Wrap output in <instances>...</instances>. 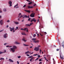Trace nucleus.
Listing matches in <instances>:
<instances>
[{
  "mask_svg": "<svg viewBox=\"0 0 64 64\" xmlns=\"http://www.w3.org/2000/svg\"><path fill=\"white\" fill-rule=\"evenodd\" d=\"M17 48L15 46H13V48H10V49L12 51V52H14L15 51L16 49H17Z\"/></svg>",
  "mask_w": 64,
  "mask_h": 64,
  "instance_id": "f257e3e1",
  "label": "nucleus"
},
{
  "mask_svg": "<svg viewBox=\"0 0 64 64\" xmlns=\"http://www.w3.org/2000/svg\"><path fill=\"white\" fill-rule=\"evenodd\" d=\"M10 31L11 32H12V31L13 30V32H15V30H14V28L13 27L12 28H11V27H10Z\"/></svg>",
  "mask_w": 64,
  "mask_h": 64,
  "instance_id": "f03ea898",
  "label": "nucleus"
},
{
  "mask_svg": "<svg viewBox=\"0 0 64 64\" xmlns=\"http://www.w3.org/2000/svg\"><path fill=\"white\" fill-rule=\"evenodd\" d=\"M34 50H35V51H38L39 50V47H36L34 49Z\"/></svg>",
  "mask_w": 64,
  "mask_h": 64,
  "instance_id": "7ed1b4c3",
  "label": "nucleus"
},
{
  "mask_svg": "<svg viewBox=\"0 0 64 64\" xmlns=\"http://www.w3.org/2000/svg\"><path fill=\"white\" fill-rule=\"evenodd\" d=\"M35 14H34V13H32L30 15V16L31 17H34L35 16L34 15Z\"/></svg>",
  "mask_w": 64,
  "mask_h": 64,
  "instance_id": "20e7f679",
  "label": "nucleus"
},
{
  "mask_svg": "<svg viewBox=\"0 0 64 64\" xmlns=\"http://www.w3.org/2000/svg\"><path fill=\"white\" fill-rule=\"evenodd\" d=\"M28 18V16H26V15H25L24 14L23 15V18L24 19L25 18Z\"/></svg>",
  "mask_w": 64,
  "mask_h": 64,
  "instance_id": "39448f33",
  "label": "nucleus"
},
{
  "mask_svg": "<svg viewBox=\"0 0 64 64\" xmlns=\"http://www.w3.org/2000/svg\"><path fill=\"white\" fill-rule=\"evenodd\" d=\"M0 24L2 25L3 24V20H1L0 21Z\"/></svg>",
  "mask_w": 64,
  "mask_h": 64,
  "instance_id": "423d86ee",
  "label": "nucleus"
},
{
  "mask_svg": "<svg viewBox=\"0 0 64 64\" xmlns=\"http://www.w3.org/2000/svg\"><path fill=\"white\" fill-rule=\"evenodd\" d=\"M28 9H30V8L31 9V8H33V6H28Z\"/></svg>",
  "mask_w": 64,
  "mask_h": 64,
  "instance_id": "0eeeda50",
  "label": "nucleus"
},
{
  "mask_svg": "<svg viewBox=\"0 0 64 64\" xmlns=\"http://www.w3.org/2000/svg\"><path fill=\"white\" fill-rule=\"evenodd\" d=\"M7 33H6L5 34H4V38H7Z\"/></svg>",
  "mask_w": 64,
  "mask_h": 64,
  "instance_id": "6e6552de",
  "label": "nucleus"
},
{
  "mask_svg": "<svg viewBox=\"0 0 64 64\" xmlns=\"http://www.w3.org/2000/svg\"><path fill=\"white\" fill-rule=\"evenodd\" d=\"M34 43H38V42H39V41L38 40H36L34 41Z\"/></svg>",
  "mask_w": 64,
  "mask_h": 64,
  "instance_id": "1a4fd4ad",
  "label": "nucleus"
},
{
  "mask_svg": "<svg viewBox=\"0 0 64 64\" xmlns=\"http://www.w3.org/2000/svg\"><path fill=\"white\" fill-rule=\"evenodd\" d=\"M14 43L15 44H20V43L19 42H18L17 41L16 42H15Z\"/></svg>",
  "mask_w": 64,
  "mask_h": 64,
  "instance_id": "9d476101",
  "label": "nucleus"
},
{
  "mask_svg": "<svg viewBox=\"0 0 64 64\" xmlns=\"http://www.w3.org/2000/svg\"><path fill=\"white\" fill-rule=\"evenodd\" d=\"M40 35H41V36H44V33H40Z\"/></svg>",
  "mask_w": 64,
  "mask_h": 64,
  "instance_id": "9b49d317",
  "label": "nucleus"
},
{
  "mask_svg": "<svg viewBox=\"0 0 64 64\" xmlns=\"http://www.w3.org/2000/svg\"><path fill=\"white\" fill-rule=\"evenodd\" d=\"M24 11H26V12H27L29 13H30V12H31V11L30 10H24Z\"/></svg>",
  "mask_w": 64,
  "mask_h": 64,
  "instance_id": "f8f14e48",
  "label": "nucleus"
},
{
  "mask_svg": "<svg viewBox=\"0 0 64 64\" xmlns=\"http://www.w3.org/2000/svg\"><path fill=\"white\" fill-rule=\"evenodd\" d=\"M34 57H33L32 58H31L30 59V62H33V61H32V60L33 59H34Z\"/></svg>",
  "mask_w": 64,
  "mask_h": 64,
  "instance_id": "ddd939ff",
  "label": "nucleus"
},
{
  "mask_svg": "<svg viewBox=\"0 0 64 64\" xmlns=\"http://www.w3.org/2000/svg\"><path fill=\"white\" fill-rule=\"evenodd\" d=\"M21 34L22 35H26V34H25V32H22Z\"/></svg>",
  "mask_w": 64,
  "mask_h": 64,
  "instance_id": "4468645a",
  "label": "nucleus"
},
{
  "mask_svg": "<svg viewBox=\"0 0 64 64\" xmlns=\"http://www.w3.org/2000/svg\"><path fill=\"white\" fill-rule=\"evenodd\" d=\"M32 20H33V21H34V22H36V20H35V18L31 19Z\"/></svg>",
  "mask_w": 64,
  "mask_h": 64,
  "instance_id": "2eb2a0df",
  "label": "nucleus"
},
{
  "mask_svg": "<svg viewBox=\"0 0 64 64\" xmlns=\"http://www.w3.org/2000/svg\"><path fill=\"white\" fill-rule=\"evenodd\" d=\"M24 29L25 30H26V32H28V28H24Z\"/></svg>",
  "mask_w": 64,
  "mask_h": 64,
  "instance_id": "dca6fc26",
  "label": "nucleus"
},
{
  "mask_svg": "<svg viewBox=\"0 0 64 64\" xmlns=\"http://www.w3.org/2000/svg\"><path fill=\"white\" fill-rule=\"evenodd\" d=\"M60 54V57L61 59H63L64 58H63V57H61V54Z\"/></svg>",
  "mask_w": 64,
  "mask_h": 64,
  "instance_id": "f3484780",
  "label": "nucleus"
},
{
  "mask_svg": "<svg viewBox=\"0 0 64 64\" xmlns=\"http://www.w3.org/2000/svg\"><path fill=\"white\" fill-rule=\"evenodd\" d=\"M22 40L23 41H24V42H26V40H25V38L24 37L22 39Z\"/></svg>",
  "mask_w": 64,
  "mask_h": 64,
  "instance_id": "a211bd4d",
  "label": "nucleus"
},
{
  "mask_svg": "<svg viewBox=\"0 0 64 64\" xmlns=\"http://www.w3.org/2000/svg\"><path fill=\"white\" fill-rule=\"evenodd\" d=\"M9 61H10V62H13V60H12L11 59H9Z\"/></svg>",
  "mask_w": 64,
  "mask_h": 64,
  "instance_id": "6ab92c4d",
  "label": "nucleus"
},
{
  "mask_svg": "<svg viewBox=\"0 0 64 64\" xmlns=\"http://www.w3.org/2000/svg\"><path fill=\"white\" fill-rule=\"evenodd\" d=\"M32 41H36V40H36V38H32Z\"/></svg>",
  "mask_w": 64,
  "mask_h": 64,
  "instance_id": "aec40b11",
  "label": "nucleus"
},
{
  "mask_svg": "<svg viewBox=\"0 0 64 64\" xmlns=\"http://www.w3.org/2000/svg\"><path fill=\"white\" fill-rule=\"evenodd\" d=\"M9 4H12V2L11 1H10L8 2Z\"/></svg>",
  "mask_w": 64,
  "mask_h": 64,
  "instance_id": "412c9836",
  "label": "nucleus"
},
{
  "mask_svg": "<svg viewBox=\"0 0 64 64\" xmlns=\"http://www.w3.org/2000/svg\"><path fill=\"white\" fill-rule=\"evenodd\" d=\"M26 26H30V25L28 24H26Z\"/></svg>",
  "mask_w": 64,
  "mask_h": 64,
  "instance_id": "4be33fe9",
  "label": "nucleus"
},
{
  "mask_svg": "<svg viewBox=\"0 0 64 64\" xmlns=\"http://www.w3.org/2000/svg\"><path fill=\"white\" fill-rule=\"evenodd\" d=\"M33 2H28V5H31L32 4Z\"/></svg>",
  "mask_w": 64,
  "mask_h": 64,
  "instance_id": "5701e85b",
  "label": "nucleus"
},
{
  "mask_svg": "<svg viewBox=\"0 0 64 64\" xmlns=\"http://www.w3.org/2000/svg\"><path fill=\"white\" fill-rule=\"evenodd\" d=\"M15 23L16 24H19V22H15Z\"/></svg>",
  "mask_w": 64,
  "mask_h": 64,
  "instance_id": "b1692460",
  "label": "nucleus"
},
{
  "mask_svg": "<svg viewBox=\"0 0 64 64\" xmlns=\"http://www.w3.org/2000/svg\"><path fill=\"white\" fill-rule=\"evenodd\" d=\"M23 45L24 46H29V45H27L25 44H23Z\"/></svg>",
  "mask_w": 64,
  "mask_h": 64,
  "instance_id": "393cba45",
  "label": "nucleus"
},
{
  "mask_svg": "<svg viewBox=\"0 0 64 64\" xmlns=\"http://www.w3.org/2000/svg\"><path fill=\"white\" fill-rule=\"evenodd\" d=\"M28 52H29V51H28V52H25V54H28Z\"/></svg>",
  "mask_w": 64,
  "mask_h": 64,
  "instance_id": "a878e982",
  "label": "nucleus"
},
{
  "mask_svg": "<svg viewBox=\"0 0 64 64\" xmlns=\"http://www.w3.org/2000/svg\"><path fill=\"white\" fill-rule=\"evenodd\" d=\"M4 11L6 12V8H4Z\"/></svg>",
  "mask_w": 64,
  "mask_h": 64,
  "instance_id": "bb28decb",
  "label": "nucleus"
},
{
  "mask_svg": "<svg viewBox=\"0 0 64 64\" xmlns=\"http://www.w3.org/2000/svg\"><path fill=\"white\" fill-rule=\"evenodd\" d=\"M4 60V58H1L0 60Z\"/></svg>",
  "mask_w": 64,
  "mask_h": 64,
  "instance_id": "cd10ccee",
  "label": "nucleus"
},
{
  "mask_svg": "<svg viewBox=\"0 0 64 64\" xmlns=\"http://www.w3.org/2000/svg\"><path fill=\"white\" fill-rule=\"evenodd\" d=\"M33 56H30L28 57V58H33Z\"/></svg>",
  "mask_w": 64,
  "mask_h": 64,
  "instance_id": "c85d7f7f",
  "label": "nucleus"
},
{
  "mask_svg": "<svg viewBox=\"0 0 64 64\" xmlns=\"http://www.w3.org/2000/svg\"><path fill=\"white\" fill-rule=\"evenodd\" d=\"M44 35H46V34H47V32H44Z\"/></svg>",
  "mask_w": 64,
  "mask_h": 64,
  "instance_id": "c756f323",
  "label": "nucleus"
},
{
  "mask_svg": "<svg viewBox=\"0 0 64 64\" xmlns=\"http://www.w3.org/2000/svg\"><path fill=\"white\" fill-rule=\"evenodd\" d=\"M2 53H4V52H2L0 51V54H1Z\"/></svg>",
  "mask_w": 64,
  "mask_h": 64,
  "instance_id": "7c9ffc66",
  "label": "nucleus"
},
{
  "mask_svg": "<svg viewBox=\"0 0 64 64\" xmlns=\"http://www.w3.org/2000/svg\"><path fill=\"white\" fill-rule=\"evenodd\" d=\"M18 6V4H17L16 5H15V6H14V8H15V7H16V6Z\"/></svg>",
  "mask_w": 64,
  "mask_h": 64,
  "instance_id": "2f4dec72",
  "label": "nucleus"
},
{
  "mask_svg": "<svg viewBox=\"0 0 64 64\" xmlns=\"http://www.w3.org/2000/svg\"><path fill=\"white\" fill-rule=\"evenodd\" d=\"M33 24V22L30 23V25H32V24Z\"/></svg>",
  "mask_w": 64,
  "mask_h": 64,
  "instance_id": "473e14b6",
  "label": "nucleus"
},
{
  "mask_svg": "<svg viewBox=\"0 0 64 64\" xmlns=\"http://www.w3.org/2000/svg\"><path fill=\"white\" fill-rule=\"evenodd\" d=\"M30 19H31V18H29V19H28V21H30Z\"/></svg>",
  "mask_w": 64,
  "mask_h": 64,
  "instance_id": "72a5a7b5",
  "label": "nucleus"
},
{
  "mask_svg": "<svg viewBox=\"0 0 64 64\" xmlns=\"http://www.w3.org/2000/svg\"><path fill=\"white\" fill-rule=\"evenodd\" d=\"M38 54H34L33 56H37V55H38Z\"/></svg>",
  "mask_w": 64,
  "mask_h": 64,
  "instance_id": "f704fd0d",
  "label": "nucleus"
},
{
  "mask_svg": "<svg viewBox=\"0 0 64 64\" xmlns=\"http://www.w3.org/2000/svg\"><path fill=\"white\" fill-rule=\"evenodd\" d=\"M36 36V34H35L33 35L34 37H35Z\"/></svg>",
  "mask_w": 64,
  "mask_h": 64,
  "instance_id": "c9c22d12",
  "label": "nucleus"
},
{
  "mask_svg": "<svg viewBox=\"0 0 64 64\" xmlns=\"http://www.w3.org/2000/svg\"><path fill=\"white\" fill-rule=\"evenodd\" d=\"M20 57H21L20 56H18V58H20Z\"/></svg>",
  "mask_w": 64,
  "mask_h": 64,
  "instance_id": "e433bc0d",
  "label": "nucleus"
},
{
  "mask_svg": "<svg viewBox=\"0 0 64 64\" xmlns=\"http://www.w3.org/2000/svg\"><path fill=\"white\" fill-rule=\"evenodd\" d=\"M38 59H39V58H36V59L35 60V61H36V60H37Z\"/></svg>",
  "mask_w": 64,
  "mask_h": 64,
  "instance_id": "4c0bfd02",
  "label": "nucleus"
},
{
  "mask_svg": "<svg viewBox=\"0 0 64 64\" xmlns=\"http://www.w3.org/2000/svg\"><path fill=\"white\" fill-rule=\"evenodd\" d=\"M39 61H42V59H39Z\"/></svg>",
  "mask_w": 64,
  "mask_h": 64,
  "instance_id": "58836bf2",
  "label": "nucleus"
},
{
  "mask_svg": "<svg viewBox=\"0 0 64 64\" xmlns=\"http://www.w3.org/2000/svg\"><path fill=\"white\" fill-rule=\"evenodd\" d=\"M38 57V58H39V57H40V55H38L37 56Z\"/></svg>",
  "mask_w": 64,
  "mask_h": 64,
  "instance_id": "ea45409f",
  "label": "nucleus"
},
{
  "mask_svg": "<svg viewBox=\"0 0 64 64\" xmlns=\"http://www.w3.org/2000/svg\"><path fill=\"white\" fill-rule=\"evenodd\" d=\"M20 29L21 30H25L24 29H23L22 28H20Z\"/></svg>",
  "mask_w": 64,
  "mask_h": 64,
  "instance_id": "a19ab883",
  "label": "nucleus"
},
{
  "mask_svg": "<svg viewBox=\"0 0 64 64\" xmlns=\"http://www.w3.org/2000/svg\"><path fill=\"white\" fill-rule=\"evenodd\" d=\"M23 17V16H20V18H21V17Z\"/></svg>",
  "mask_w": 64,
  "mask_h": 64,
  "instance_id": "79ce46f5",
  "label": "nucleus"
},
{
  "mask_svg": "<svg viewBox=\"0 0 64 64\" xmlns=\"http://www.w3.org/2000/svg\"><path fill=\"white\" fill-rule=\"evenodd\" d=\"M21 15V13H20L18 15V16H20Z\"/></svg>",
  "mask_w": 64,
  "mask_h": 64,
  "instance_id": "37998d69",
  "label": "nucleus"
},
{
  "mask_svg": "<svg viewBox=\"0 0 64 64\" xmlns=\"http://www.w3.org/2000/svg\"><path fill=\"white\" fill-rule=\"evenodd\" d=\"M56 50L57 51H59V49H56Z\"/></svg>",
  "mask_w": 64,
  "mask_h": 64,
  "instance_id": "c03bdc74",
  "label": "nucleus"
},
{
  "mask_svg": "<svg viewBox=\"0 0 64 64\" xmlns=\"http://www.w3.org/2000/svg\"><path fill=\"white\" fill-rule=\"evenodd\" d=\"M17 63L18 64H19V61H17Z\"/></svg>",
  "mask_w": 64,
  "mask_h": 64,
  "instance_id": "a18cd8bd",
  "label": "nucleus"
},
{
  "mask_svg": "<svg viewBox=\"0 0 64 64\" xmlns=\"http://www.w3.org/2000/svg\"><path fill=\"white\" fill-rule=\"evenodd\" d=\"M10 7H11V6H12V4H10Z\"/></svg>",
  "mask_w": 64,
  "mask_h": 64,
  "instance_id": "49530a36",
  "label": "nucleus"
},
{
  "mask_svg": "<svg viewBox=\"0 0 64 64\" xmlns=\"http://www.w3.org/2000/svg\"><path fill=\"white\" fill-rule=\"evenodd\" d=\"M27 56H30V55L29 54H27L26 55Z\"/></svg>",
  "mask_w": 64,
  "mask_h": 64,
  "instance_id": "de8ad7c7",
  "label": "nucleus"
},
{
  "mask_svg": "<svg viewBox=\"0 0 64 64\" xmlns=\"http://www.w3.org/2000/svg\"><path fill=\"white\" fill-rule=\"evenodd\" d=\"M7 22H10V20H8L7 21Z\"/></svg>",
  "mask_w": 64,
  "mask_h": 64,
  "instance_id": "09e8293b",
  "label": "nucleus"
},
{
  "mask_svg": "<svg viewBox=\"0 0 64 64\" xmlns=\"http://www.w3.org/2000/svg\"><path fill=\"white\" fill-rule=\"evenodd\" d=\"M6 44H7V43H5L4 44V45H6Z\"/></svg>",
  "mask_w": 64,
  "mask_h": 64,
  "instance_id": "8fccbe9b",
  "label": "nucleus"
},
{
  "mask_svg": "<svg viewBox=\"0 0 64 64\" xmlns=\"http://www.w3.org/2000/svg\"><path fill=\"white\" fill-rule=\"evenodd\" d=\"M62 47H63L64 48V44H62Z\"/></svg>",
  "mask_w": 64,
  "mask_h": 64,
  "instance_id": "3c124183",
  "label": "nucleus"
},
{
  "mask_svg": "<svg viewBox=\"0 0 64 64\" xmlns=\"http://www.w3.org/2000/svg\"><path fill=\"white\" fill-rule=\"evenodd\" d=\"M2 12L0 10V13H2Z\"/></svg>",
  "mask_w": 64,
  "mask_h": 64,
  "instance_id": "603ef678",
  "label": "nucleus"
},
{
  "mask_svg": "<svg viewBox=\"0 0 64 64\" xmlns=\"http://www.w3.org/2000/svg\"><path fill=\"white\" fill-rule=\"evenodd\" d=\"M36 5H37L36 4H34L33 5V6H36Z\"/></svg>",
  "mask_w": 64,
  "mask_h": 64,
  "instance_id": "864d4df0",
  "label": "nucleus"
},
{
  "mask_svg": "<svg viewBox=\"0 0 64 64\" xmlns=\"http://www.w3.org/2000/svg\"><path fill=\"white\" fill-rule=\"evenodd\" d=\"M33 20H31L30 21V22H33Z\"/></svg>",
  "mask_w": 64,
  "mask_h": 64,
  "instance_id": "5fc2aeb1",
  "label": "nucleus"
},
{
  "mask_svg": "<svg viewBox=\"0 0 64 64\" xmlns=\"http://www.w3.org/2000/svg\"><path fill=\"white\" fill-rule=\"evenodd\" d=\"M26 6V5H24V6H23V7H25Z\"/></svg>",
  "mask_w": 64,
  "mask_h": 64,
  "instance_id": "6e6d98bb",
  "label": "nucleus"
},
{
  "mask_svg": "<svg viewBox=\"0 0 64 64\" xmlns=\"http://www.w3.org/2000/svg\"><path fill=\"white\" fill-rule=\"evenodd\" d=\"M33 52H32L30 54V55H31V54H33Z\"/></svg>",
  "mask_w": 64,
  "mask_h": 64,
  "instance_id": "4d7b16f0",
  "label": "nucleus"
},
{
  "mask_svg": "<svg viewBox=\"0 0 64 64\" xmlns=\"http://www.w3.org/2000/svg\"><path fill=\"white\" fill-rule=\"evenodd\" d=\"M6 52V50H4V53H5V52Z\"/></svg>",
  "mask_w": 64,
  "mask_h": 64,
  "instance_id": "13d9d810",
  "label": "nucleus"
},
{
  "mask_svg": "<svg viewBox=\"0 0 64 64\" xmlns=\"http://www.w3.org/2000/svg\"><path fill=\"white\" fill-rule=\"evenodd\" d=\"M3 30H2L1 31H0V32H2V31H3Z\"/></svg>",
  "mask_w": 64,
  "mask_h": 64,
  "instance_id": "bf43d9fd",
  "label": "nucleus"
},
{
  "mask_svg": "<svg viewBox=\"0 0 64 64\" xmlns=\"http://www.w3.org/2000/svg\"><path fill=\"white\" fill-rule=\"evenodd\" d=\"M6 47H9V46H6Z\"/></svg>",
  "mask_w": 64,
  "mask_h": 64,
  "instance_id": "052dcab7",
  "label": "nucleus"
},
{
  "mask_svg": "<svg viewBox=\"0 0 64 64\" xmlns=\"http://www.w3.org/2000/svg\"><path fill=\"white\" fill-rule=\"evenodd\" d=\"M46 62H48V60H47V59H46Z\"/></svg>",
  "mask_w": 64,
  "mask_h": 64,
  "instance_id": "680f3d73",
  "label": "nucleus"
},
{
  "mask_svg": "<svg viewBox=\"0 0 64 64\" xmlns=\"http://www.w3.org/2000/svg\"><path fill=\"white\" fill-rule=\"evenodd\" d=\"M24 21V20H22V22H23Z\"/></svg>",
  "mask_w": 64,
  "mask_h": 64,
  "instance_id": "e2e57ef3",
  "label": "nucleus"
},
{
  "mask_svg": "<svg viewBox=\"0 0 64 64\" xmlns=\"http://www.w3.org/2000/svg\"><path fill=\"white\" fill-rule=\"evenodd\" d=\"M18 21H20V18H18Z\"/></svg>",
  "mask_w": 64,
  "mask_h": 64,
  "instance_id": "0e129e2a",
  "label": "nucleus"
},
{
  "mask_svg": "<svg viewBox=\"0 0 64 64\" xmlns=\"http://www.w3.org/2000/svg\"><path fill=\"white\" fill-rule=\"evenodd\" d=\"M28 54H29V53H31V52H29L28 51Z\"/></svg>",
  "mask_w": 64,
  "mask_h": 64,
  "instance_id": "69168bd1",
  "label": "nucleus"
},
{
  "mask_svg": "<svg viewBox=\"0 0 64 64\" xmlns=\"http://www.w3.org/2000/svg\"><path fill=\"white\" fill-rule=\"evenodd\" d=\"M19 8V6H18L16 7V8Z\"/></svg>",
  "mask_w": 64,
  "mask_h": 64,
  "instance_id": "338daca9",
  "label": "nucleus"
},
{
  "mask_svg": "<svg viewBox=\"0 0 64 64\" xmlns=\"http://www.w3.org/2000/svg\"><path fill=\"white\" fill-rule=\"evenodd\" d=\"M40 52H41V51H42V50H41V49H40Z\"/></svg>",
  "mask_w": 64,
  "mask_h": 64,
  "instance_id": "774afa93",
  "label": "nucleus"
}]
</instances>
